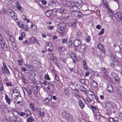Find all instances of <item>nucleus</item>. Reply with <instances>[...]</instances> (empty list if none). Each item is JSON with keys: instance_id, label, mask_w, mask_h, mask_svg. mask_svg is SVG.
<instances>
[{"instance_id": "obj_37", "label": "nucleus", "mask_w": 122, "mask_h": 122, "mask_svg": "<svg viewBox=\"0 0 122 122\" xmlns=\"http://www.w3.org/2000/svg\"><path fill=\"white\" fill-rule=\"evenodd\" d=\"M33 119L32 117H30L27 118V122H32L33 121Z\"/></svg>"}, {"instance_id": "obj_31", "label": "nucleus", "mask_w": 122, "mask_h": 122, "mask_svg": "<svg viewBox=\"0 0 122 122\" xmlns=\"http://www.w3.org/2000/svg\"><path fill=\"white\" fill-rule=\"evenodd\" d=\"M57 49L60 52H63L65 51V48L63 47L58 46Z\"/></svg>"}, {"instance_id": "obj_8", "label": "nucleus", "mask_w": 122, "mask_h": 122, "mask_svg": "<svg viewBox=\"0 0 122 122\" xmlns=\"http://www.w3.org/2000/svg\"><path fill=\"white\" fill-rule=\"evenodd\" d=\"M74 48L75 50H77L78 47L81 44V42L79 39H75L74 41Z\"/></svg>"}, {"instance_id": "obj_22", "label": "nucleus", "mask_w": 122, "mask_h": 122, "mask_svg": "<svg viewBox=\"0 0 122 122\" xmlns=\"http://www.w3.org/2000/svg\"><path fill=\"white\" fill-rule=\"evenodd\" d=\"M83 100L85 102H87L88 103H90L91 101V100L88 97L87 95H85V97H83Z\"/></svg>"}, {"instance_id": "obj_58", "label": "nucleus", "mask_w": 122, "mask_h": 122, "mask_svg": "<svg viewBox=\"0 0 122 122\" xmlns=\"http://www.w3.org/2000/svg\"><path fill=\"white\" fill-rule=\"evenodd\" d=\"M96 28L99 30L101 28V27L100 25H97L96 26Z\"/></svg>"}, {"instance_id": "obj_38", "label": "nucleus", "mask_w": 122, "mask_h": 122, "mask_svg": "<svg viewBox=\"0 0 122 122\" xmlns=\"http://www.w3.org/2000/svg\"><path fill=\"white\" fill-rule=\"evenodd\" d=\"M72 42L71 40L70 39L68 43L67 46L68 47H71L72 45Z\"/></svg>"}, {"instance_id": "obj_48", "label": "nucleus", "mask_w": 122, "mask_h": 122, "mask_svg": "<svg viewBox=\"0 0 122 122\" xmlns=\"http://www.w3.org/2000/svg\"><path fill=\"white\" fill-rule=\"evenodd\" d=\"M104 29L103 28V29H101V30L100 32L98 33V35H100L103 34L104 33Z\"/></svg>"}, {"instance_id": "obj_61", "label": "nucleus", "mask_w": 122, "mask_h": 122, "mask_svg": "<svg viewBox=\"0 0 122 122\" xmlns=\"http://www.w3.org/2000/svg\"><path fill=\"white\" fill-rule=\"evenodd\" d=\"M60 19L61 20H64L65 19V17L63 16L62 15L60 17Z\"/></svg>"}, {"instance_id": "obj_57", "label": "nucleus", "mask_w": 122, "mask_h": 122, "mask_svg": "<svg viewBox=\"0 0 122 122\" xmlns=\"http://www.w3.org/2000/svg\"><path fill=\"white\" fill-rule=\"evenodd\" d=\"M30 107L31 109H32V110L33 111L34 110V109H35V108L34 107V106L33 105L32 103H31L30 105Z\"/></svg>"}, {"instance_id": "obj_32", "label": "nucleus", "mask_w": 122, "mask_h": 122, "mask_svg": "<svg viewBox=\"0 0 122 122\" xmlns=\"http://www.w3.org/2000/svg\"><path fill=\"white\" fill-rule=\"evenodd\" d=\"M52 98L51 97L50 99H49L48 97H46L45 100H44L43 101V102L44 103L46 104L49 102L50 100Z\"/></svg>"}, {"instance_id": "obj_28", "label": "nucleus", "mask_w": 122, "mask_h": 122, "mask_svg": "<svg viewBox=\"0 0 122 122\" xmlns=\"http://www.w3.org/2000/svg\"><path fill=\"white\" fill-rule=\"evenodd\" d=\"M65 2L66 5L68 6H70L71 5V6H73L74 4L73 3H72L71 1L68 0H65Z\"/></svg>"}, {"instance_id": "obj_50", "label": "nucleus", "mask_w": 122, "mask_h": 122, "mask_svg": "<svg viewBox=\"0 0 122 122\" xmlns=\"http://www.w3.org/2000/svg\"><path fill=\"white\" fill-rule=\"evenodd\" d=\"M91 39V37L90 36H88L85 39L86 41L89 42L90 41V40Z\"/></svg>"}, {"instance_id": "obj_23", "label": "nucleus", "mask_w": 122, "mask_h": 122, "mask_svg": "<svg viewBox=\"0 0 122 122\" xmlns=\"http://www.w3.org/2000/svg\"><path fill=\"white\" fill-rule=\"evenodd\" d=\"M86 46L85 45H81V51L83 52H84L86 51Z\"/></svg>"}, {"instance_id": "obj_45", "label": "nucleus", "mask_w": 122, "mask_h": 122, "mask_svg": "<svg viewBox=\"0 0 122 122\" xmlns=\"http://www.w3.org/2000/svg\"><path fill=\"white\" fill-rule=\"evenodd\" d=\"M17 113L21 117L24 116L25 114V113L23 112H19Z\"/></svg>"}, {"instance_id": "obj_42", "label": "nucleus", "mask_w": 122, "mask_h": 122, "mask_svg": "<svg viewBox=\"0 0 122 122\" xmlns=\"http://www.w3.org/2000/svg\"><path fill=\"white\" fill-rule=\"evenodd\" d=\"M45 77L46 79L49 80H50L51 79L49 76V75L47 74H46L45 75Z\"/></svg>"}, {"instance_id": "obj_6", "label": "nucleus", "mask_w": 122, "mask_h": 122, "mask_svg": "<svg viewBox=\"0 0 122 122\" xmlns=\"http://www.w3.org/2000/svg\"><path fill=\"white\" fill-rule=\"evenodd\" d=\"M3 37L0 34V43L1 46L3 48L4 50H5V49H6L7 47V46L5 44V41L2 40Z\"/></svg>"}, {"instance_id": "obj_11", "label": "nucleus", "mask_w": 122, "mask_h": 122, "mask_svg": "<svg viewBox=\"0 0 122 122\" xmlns=\"http://www.w3.org/2000/svg\"><path fill=\"white\" fill-rule=\"evenodd\" d=\"M63 115L68 120H69L71 119V115L67 112H64L63 113Z\"/></svg>"}, {"instance_id": "obj_18", "label": "nucleus", "mask_w": 122, "mask_h": 122, "mask_svg": "<svg viewBox=\"0 0 122 122\" xmlns=\"http://www.w3.org/2000/svg\"><path fill=\"white\" fill-rule=\"evenodd\" d=\"M97 47H98L99 49L102 51L104 54H105V51L104 49L103 46V45L102 44H99L98 45Z\"/></svg>"}, {"instance_id": "obj_17", "label": "nucleus", "mask_w": 122, "mask_h": 122, "mask_svg": "<svg viewBox=\"0 0 122 122\" xmlns=\"http://www.w3.org/2000/svg\"><path fill=\"white\" fill-rule=\"evenodd\" d=\"M1 71L2 73L4 74L6 73L7 74L9 75L10 74V72L7 67H6V69L3 68L2 69H1Z\"/></svg>"}, {"instance_id": "obj_44", "label": "nucleus", "mask_w": 122, "mask_h": 122, "mask_svg": "<svg viewBox=\"0 0 122 122\" xmlns=\"http://www.w3.org/2000/svg\"><path fill=\"white\" fill-rule=\"evenodd\" d=\"M67 42V40L65 38L61 40V42L63 44H66Z\"/></svg>"}, {"instance_id": "obj_20", "label": "nucleus", "mask_w": 122, "mask_h": 122, "mask_svg": "<svg viewBox=\"0 0 122 122\" xmlns=\"http://www.w3.org/2000/svg\"><path fill=\"white\" fill-rule=\"evenodd\" d=\"M5 99L6 102L10 105L11 103V99L9 98L8 96L6 94L5 95Z\"/></svg>"}, {"instance_id": "obj_41", "label": "nucleus", "mask_w": 122, "mask_h": 122, "mask_svg": "<svg viewBox=\"0 0 122 122\" xmlns=\"http://www.w3.org/2000/svg\"><path fill=\"white\" fill-rule=\"evenodd\" d=\"M9 118L10 120L11 121H13L14 122L15 120L13 117H10Z\"/></svg>"}, {"instance_id": "obj_51", "label": "nucleus", "mask_w": 122, "mask_h": 122, "mask_svg": "<svg viewBox=\"0 0 122 122\" xmlns=\"http://www.w3.org/2000/svg\"><path fill=\"white\" fill-rule=\"evenodd\" d=\"M109 120L110 122H114L115 120L114 118L110 117L109 118Z\"/></svg>"}, {"instance_id": "obj_13", "label": "nucleus", "mask_w": 122, "mask_h": 122, "mask_svg": "<svg viewBox=\"0 0 122 122\" xmlns=\"http://www.w3.org/2000/svg\"><path fill=\"white\" fill-rule=\"evenodd\" d=\"M115 17L116 19L118 21L122 20V15L119 13H116L115 15Z\"/></svg>"}, {"instance_id": "obj_63", "label": "nucleus", "mask_w": 122, "mask_h": 122, "mask_svg": "<svg viewBox=\"0 0 122 122\" xmlns=\"http://www.w3.org/2000/svg\"><path fill=\"white\" fill-rule=\"evenodd\" d=\"M77 16L79 17H83V15L81 13H79L77 15Z\"/></svg>"}, {"instance_id": "obj_29", "label": "nucleus", "mask_w": 122, "mask_h": 122, "mask_svg": "<svg viewBox=\"0 0 122 122\" xmlns=\"http://www.w3.org/2000/svg\"><path fill=\"white\" fill-rule=\"evenodd\" d=\"M50 55V59L53 60V61H56V57L53 54L51 53Z\"/></svg>"}, {"instance_id": "obj_14", "label": "nucleus", "mask_w": 122, "mask_h": 122, "mask_svg": "<svg viewBox=\"0 0 122 122\" xmlns=\"http://www.w3.org/2000/svg\"><path fill=\"white\" fill-rule=\"evenodd\" d=\"M49 5L51 6L55 7L56 6L57 3L52 0H51L49 1Z\"/></svg>"}, {"instance_id": "obj_39", "label": "nucleus", "mask_w": 122, "mask_h": 122, "mask_svg": "<svg viewBox=\"0 0 122 122\" xmlns=\"http://www.w3.org/2000/svg\"><path fill=\"white\" fill-rule=\"evenodd\" d=\"M108 13L109 15L112 17L114 15L113 12L111 10L109 9L108 10Z\"/></svg>"}, {"instance_id": "obj_35", "label": "nucleus", "mask_w": 122, "mask_h": 122, "mask_svg": "<svg viewBox=\"0 0 122 122\" xmlns=\"http://www.w3.org/2000/svg\"><path fill=\"white\" fill-rule=\"evenodd\" d=\"M16 24L20 28L22 27V25L23 24V23L21 21H17L16 22Z\"/></svg>"}, {"instance_id": "obj_7", "label": "nucleus", "mask_w": 122, "mask_h": 122, "mask_svg": "<svg viewBox=\"0 0 122 122\" xmlns=\"http://www.w3.org/2000/svg\"><path fill=\"white\" fill-rule=\"evenodd\" d=\"M57 31L62 35L65 33V30L64 26H58L57 29Z\"/></svg>"}, {"instance_id": "obj_16", "label": "nucleus", "mask_w": 122, "mask_h": 122, "mask_svg": "<svg viewBox=\"0 0 122 122\" xmlns=\"http://www.w3.org/2000/svg\"><path fill=\"white\" fill-rule=\"evenodd\" d=\"M70 8L71 11L76 12L78 11V8L76 6H71L70 7Z\"/></svg>"}, {"instance_id": "obj_54", "label": "nucleus", "mask_w": 122, "mask_h": 122, "mask_svg": "<svg viewBox=\"0 0 122 122\" xmlns=\"http://www.w3.org/2000/svg\"><path fill=\"white\" fill-rule=\"evenodd\" d=\"M3 66L2 67L1 69H2L3 68L6 69V67H7V66L6 64L4 62H3Z\"/></svg>"}, {"instance_id": "obj_62", "label": "nucleus", "mask_w": 122, "mask_h": 122, "mask_svg": "<svg viewBox=\"0 0 122 122\" xmlns=\"http://www.w3.org/2000/svg\"><path fill=\"white\" fill-rule=\"evenodd\" d=\"M41 2L42 4H44V5H46L47 3L44 0H41Z\"/></svg>"}, {"instance_id": "obj_43", "label": "nucleus", "mask_w": 122, "mask_h": 122, "mask_svg": "<svg viewBox=\"0 0 122 122\" xmlns=\"http://www.w3.org/2000/svg\"><path fill=\"white\" fill-rule=\"evenodd\" d=\"M36 40V39H35L34 37H31L30 39V41L31 42H33L34 43V42H35V40Z\"/></svg>"}, {"instance_id": "obj_52", "label": "nucleus", "mask_w": 122, "mask_h": 122, "mask_svg": "<svg viewBox=\"0 0 122 122\" xmlns=\"http://www.w3.org/2000/svg\"><path fill=\"white\" fill-rule=\"evenodd\" d=\"M55 79L57 81H58L59 80V77L56 74H55Z\"/></svg>"}, {"instance_id": "obj_30", "label": "nucleus", "mask_w": 122, "mask_h": 122, "mask_svg": "<svg viewBox=\"0 0 122 122\" xmlns=\"http://www.w3.org/2000/svg\"><path fill=\"white\" fill-rule=\"evenodd\" d=\"M17 3V4L16 5V7L17 9L20 11H23L24 10L23 8H22L19 5V3H18H18Z\"/></svg>"}, {"instance_id": "obj_49", "label": "nucleus", "mask_w": 122, "mask_h": 122, "mask_svg": "<svg viewBox=\"0 0 122 122\" xmlns=\"http://www.w3.org/2000/svg\"><path fill=\"white\" fill-rule=\"evenodd\" d=\"M25 66L26 67L29 68V69H30L31 68V65H29L27 63L25 64Z\"/></svg>"}, {"instance_id": "obj_4", "label": "nucleus", "mask_w": 122, "mask_h": 122, "mask_svg": "<svg viewBox=\"0 0 122 122\" xmlns=\"http://www.w3.org/2000/svg\"><path fill=\"white\" fill-rule=\"evenodd\" d=\"M40 84L41 87L43 88L45 91L46 92L49 91L50 88L49 87V85L47 84L46 82L44 81L43 82H41Z\"/></svg>"}, {"instance_id": "obj_33", "label": "nucleus", "mask_w": 122, "mask_h": 122, "mask_svg": "<svg viewBox=\"0 0 122 122\" xmlns=\"http://www.w3.org/2000/svg\"><path fill=\"white\" fill-rule=\"evenodd\" d=\"M22 18L24 22H26V21H29V19H27V18L24 15H22Z\"/></svg>"}, {"instance_id": "obj_1", "label": "nucleus", "mask_w": 122, "mask_h": 122, "mask_svg": "<svg viewBox=\"0 0 122 122\" xmlns=\"http://www.w3.org/2000/svg\"><path fill=\"white\" fill-rule=\"evenodd\" d=\"M90 107L94 116L95 118L97 120H99L101 118V113L99 111L98 107L91 105Z\"/></svg>"}, {"instance_id": "obj_15", "label": "nucleus", "mask_w": 122, "mask_h": 122, "mask_svg": "<svg viewBox=\"0 0 122 122\" xmlns=\"http://www.w3.org/2000/svg\"><path fill=\"white\" fill-rule=\"evenodd\" d=\"M113 87L112 86L111 84H108L107 88V91L110 93H112L113 92Z\"/></svg>"}, {"instance_id": "obj_26", "label": "nucleus", "mask_w": 122, "mask_h": 122, "mask_svg": "<svg viewBox=\"0 0 122 122\" xmlns=\"http://www.w3.org/2000/svg\"><path fill=\"white\" fill-rule=\"evenodd\" d=\"M106 105L107 107L110 108L112 107V102H108L106 103Z\"/></svg>"}, {"instance_id": "obj_60", "label": "nucleus", "mask_w": 122, "mask_h": 122, "mask_svg": "<svg viewBox=\"0 0 122 122\" xmlns=\"http://www.w3.org/2000/svg\"><path fill=\"white\" fill-rule=\"evenodd\" d=\"M101 2L102 4L104 5L106 2V0H101Z\"/></svg>"}, {"instance_id": "obj_27", "label": "nucleus", "mask_w": 122, "mask_h": 122, "mask_svg": "<svg viewBox=\"0 0 122 122\" xmlns=\"http://www.w3.org/2000/svg\"><path fill=\"white\" fill-rule=\"evenodd\" d=\"M29 21H26V22H25L26 24L27 23V24H26L27 26L29 28H31V27L33 25L32 23L30 21V20H29Z\"/></svg>"}, {"instance_id": "obj_2", "label": "nucleus", "mask_w": 122, "mask_h": 122, "mask_svg": "<svg viewBox=\"0 0 122 122\" xmlns=\"http://www.w3.org/2000/svg\"><path fill=\"white\" fill-rule=\"evenodd\" d=\"M110 58L112 60L110 61L111 66L112 67H114L116 65H118L117 60L115 59L114 56L112 55L110 56Z\"/></svg>"}, {"instance_id": "obj_36", "label": "nucleus", "mask_w": 122, "mask_h": 122, "mask_svg": "<svg viewBox=\"0 0 122 122\" xmlns=\"http://www.w3.org/2000/svg\"><path fill=\"white\" fill-rule=\"evenodd\" d=\"M92 82V85L93 87H96L98 86V84L95 81L93 80Z\"/></svg>"}, {"instance_id": "obj_34", "label": "nucleus", "mask_w": 122, "mask_h": 122, "mask_svg": "<svg viewBox=\"0 0 122 122\" xmlns=\"http://www.w3.org/2000/svg\"><path fill=\"white\" fill-rule=\"evenodd\" d=\"M64 92L66 96H70L69 94L67 89L66 88L64 89Z\"/></svg>"}, {"instance_id": "obj_53", "label": "nucleus", "mask_w": 122, "mask_h": 122, "mask_svg": "<svg viewBox=\"0 0 122 122\" xmlns=\"http://www.w3.org/2000/svg\"><path fill=\"white\" fill-rule=\"evenodd\" d=\"M108 73L107 71L105 72L103 74V76L105 77H108Z\"/></svg>"}, {"instance_id": "obj_46", "label": "nucleus", "mask_w": 122, "mask_h": 122, "mask_svg": "<svg viewBox=\"0 0 122 122\" xmlns=\"http://www.w3.org/2000/svg\"><path fill=\"white\" fill-rule=\"evenodd\" d=\"M45 14L47 17H49L51 15V13L49 12V11H47L46 12Z\"/></svg>"}, {"instance_id": "obj_10", "label": "nucleus", "mask_w": 122, "mask_h": 122, "mask_svg": "<svg viewBox=\"0 0 122 122\" xmlns=\"http://www.w3.org/2000/svg\"><path fill=\"white\" fill-rule=\"evenodd\" d=\"M111 75L113 77L115 82L117 83H119L120 81V79L119 77L116 75V74L112 72L111 73Z\"/></svg>"}, {"instance_id": "obj_56", "label": "nucleus", "mask_w": 122, "mask_h": 122, "mask_svg": "<svg viewBox=\"0 0 122 122\" xmlns=\"http://www.w3.org/2000/svg\"><path fill=\"white\" fill-rule=\"evenodd\" d=\"M90 74V72L88 71H86L85 73V76H87L89 75Z\"/></svg>"}, {"instance_id": "obj_47", "label": "nucleus", "mask_w": 122, "mask_h": 122, "mask_svg": "<svg viewBox=\"0 0 122 122\" xmlns=\"http://www.w3.org/2000/svg\"><path fill=\"white\" fill-rule=\"evenodd\" d=\"M32 30L34 31H36V26L34 25L32 26L31 28Z\"/></svg>"}, {"instance_id": "obj_55", "label": "nucleus", "mask_w": 122, "mask_h": 122, "mask_svg": "<svg viewBox=\"0 0 122 122\" xmlns=\"http://www.w3.org/2000/svg\"><path fill=\"white\" fill-rule=\"evenodd\" d=\"M119 118L120 119L122 120V111L119 114Z\"/></svg>"}, {"instance_id": "obj_24", "label": "nucleus", "mask_w": 122, "mask_h": 122, "mask_svg": "<svg viewBox=\"0 0 122 122\" xmlns=\"http://www.w3.org/2000/svg\"><path fill=\"white\" fill-rule=\"evenodd\" d=\"M78 103L79 105L81 108L83 109L85 105L81 100L79 99V100Z\"/></svg>"}, {"instance_id": "obj_25", "label": "nucleus", "mask_w": 122, "mask_h": 122, "mask_svg": "<svg viewBox=\"0 0 122 122\" xmlns=\"http://www.w3.org/2000/svg\"><path fill=\"white\" fill-rule=\"evenodd\" d=\"M15 0H5V1L7 4L10 5Z\"/></svg>"}, {"instance_id": "obj_9", "label": "nucleus", "mask_w": 122, "mask_h": 122, "mask_svg": "<svg viewBox=\"0 0 122 122\" xmlns=\"http://www.w3.org/2000/svg\"><path fill=\"white\" fill-rule=\"evenodd\" d=\"M1 110L5 113H8L10 112V110L7 108V106L5 105H2L0 106Z\"/></svg>"}, {"instance_id": "obj_12", "label": "nucleus", "mask_w": 122, "mask_h": 122, "mask_svg": "<svg viewBox=\"0 0 122 122\" xmlns=\"http://www.w3.org/2000/svg\"><path fill=\"white\" fill-rule=\"evenodd\" d=\"M11 96L12 99L14 102H16L17 101V99H18V98H22L21 97H19V96L18 95H16L15 93L13 92V93L12 94Z\"/></svg>"}, {"instance_id": "obj_5", "label": "nucleus", "mask_w": 122, "mask_h": 122, "mask_svg": "<svg viewBox=\"0 0 122 122\" xmlns=\"http://www.w3.org/2000/svg\"><path fill=\"white\" fill-rule=\"evenodd\" d=\"M8 15L11 17L15 20H17L16 14L12 10L10 9L9 10Z\"/></svg>"}, {"instance_id": "obj_59", "label": "nucleus", "mask_w": 122, "mask_h": 122, "mask_svg": "<svg viewBox=\"0 0 122 122\" xmlns=\"http://www.w3.org/2000/svg\"><path fill=\"white\" fill-rule=\"evenodd\" d=\"M21 70L22 71H26V69L24 67H23L21 68Z\"/></svg>"}, {"instance_id": "obj_21", "label": "nucleus", "mask_w": 122, "mask_h": 122, "mask_svg": "<svg viewBox=\"0 0 122 122\" xmlns=\"http://www.w3.org/2000/svg\"><path fill=\"white\" fill-rule=\"evenodd\" d=\"M4 92V88L3 86V84L0 82V93L3 94Z\"/></svg>"}, {"instance_id": "obj_64", "label": "nucleus", "mask_w": 122, "mask_h": 122, "mask_svg": "<svg viewBox=\"0 0 122 122\" xmlns=\"http://www.w3.org/2000/svg\"><path fill=\"white\" fill-rule=\"evenodd\" d=\"M48 28L50 30H51L54 28V27L52 26H48Z\"/></svg>"}, {"instance_id": "obj_40", "label": "nucleus", "mask_w": 122, "mask_h": 122, "mask_svg": "<svg viewBox=\"0 0 122 122\" xmlns=\"http://www.w3.org/2000/svg\"><path fill=\"white\" fill-rule=\"evenodd\" d=\"M65 11V9L64 7H61L60 9V12L61 14H62L63 13H65L64 12Z\"/></svg>"}, {"instance_id": "obj_3", "label": "nucleus", "mask_w": 122, "mask_h": 122, "mask_svg": "<svg viewBox=\"0 0 122 122\" xmlns=\"http://www.w3.org/2000/svg\"><path fill=\"white\" fill-rule=\"evenodd\" d=\"M34 111H36L37 115H39L42 118H43L45 117V114L44 112H41V108L38 107H36L35 109H34Z\"/></svg>"}, {"instance_id": "obj_19", "label": "nucleus", "mask_w": 122, "mask_h": 122, "mask_svg": "<svg viewBox=\"0 0 122 122\" xmlns=\"http://www.w3.org/2000/svg\"><path fill=\"white\" fill-rule=\"evenodd\" d=\"M69 55L70 57L72 59H76L77 56L74 53L70 52L69 53Z\"/></svg>"}]
</instances>
